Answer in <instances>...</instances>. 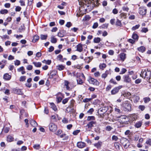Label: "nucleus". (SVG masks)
<instances>
[{"instance_id": "obj_1", "label": "nucleus", "mask_w": 151, "mask_h": 151, "mask_svg": "<svg viewBox=\"0 0 151 151\" xmlns=\"http://www.w3.org/2000/svg\"><path fill=\"white\" fill-rule=\"evenodd\" d=\"M148 69L142 70L140 74V76L144 78H146V80L150 81L151 79V71H148Z\"/></svg>"}, {"instance_id": "obj_2", "label": "nucleus", "mask_w": 151, "mask_h": 151, "mask_svg": "<svg viewBox=\"0 0 151 151\" xmlns=\"http://www.w3.org/2000/svg\"><path fill=\"white\" fill-rule=\"evenodd\" d=\"M123 110L125 111H130L131 110V105L128 101H125L122 104Z\"/></svg>"}, {"instance_id": "obj_3", "label": "nucleus", "mask_w": 151, "mask_h": 151, "mask_svg": "<svg viewBox=\"0 0 151 151\" xmlns=\"http://www.w3.org/2000/svg\"><path fill=\"white\" fill-rule=\"evenodd\" d=\"M122 86H120L114 88L111 91V94L114 95L118 92L119 90L122 88Z\"/></svg>"}, {"instance_id": "obj_4", "label": "nucleus", "mask_w": 151, "mask_h": 151, "mask_svg": "<svg viewBox=\"0 0 151 151\" xmlns=\"http://www.w3.org/2000/svg\"><path fill=\"white\" fill-rule=\"evenodd\" d=\"M49 127L50 130L53 132L56 131L57 128L56 125L53 123L49 124Z\"/></svg>"}, {"instance_id": "obj_5", "label": "nucleus", "mask_w": 151, "mask_h": 151, "mask_svg": "<svg viewBox=\"0 0 151 151\" xmlns=\"http://www.w3.org/2000/svg\"><path fill=\"white\" fill-rule=\"evenodd\" d=\"M89 82L90 83L93 84L98 86L99 85V83L98 81L93 78H91L90 79Z\"/></svg>"}, {"instance_id": "obj_6", "label": "nucleus", "mask_w": 151, "mask_h": 151, "mask_svg": "<svg viewBox=\"0 0 151 151\" xmlns=\"http://www.w3.org/2000/svg\"><path fill=\"white\" fill-rule=\"evenodd\" d=\"M96 121H91L90 122L87 124L86 126L88 127V128H91L93 127V125L96 124Z\"/></svg>"}, {"instance_id": "obj_7", "label": "nucleus", "mask_w": 151, "mask_h": 151, "mask_svg": "<svg viewBox=\"0 0 151 151\" xmlns=\"http://www.w3.org/2000/svg\"><path fill=\"white\" fill-rule=\"evenodd\" d=\"M124 81L126 82L127 83H130L131 82V78L129 77V75H125L123 77Z\"/></svg>"}, {"instance_id": "obj_8", "label": "nucleus", "mask_w": 151, "mask_h": 151, "mask_svg": "<svg viewBox=\"0 0 151 151\" xmlns=\"http://www.w3.org/2000/svg\"><path fill=\"white\" fill-rule=\"evenodd\" d=\"M146 9H144L143 8H139V13L140 15H144L146 14Z\"/></svg>"}, {"instance_id": "obj_9", "label": "nucleus", "mask_w": 151, "mask_h": 151, "mask_svg": "<svg viewBox=\"0 0 151 151\" xmlns=\"http://www.w3.org/2000/svg\"><path fill=\"white\" fill-rule=\"evenodd\" d=\"M13 92L14 93L17 94L18 95H22L23 94L20 89L15 88L13 89Z\"/></svg>"}, {"instance_id": "obj_10", "label": "nucleus", "mask_w": 151, "mask_h": 151, "mask_svg": "<svg viewBox=\"0 0 151 151\" xmlns=\"http://www.w3.org/2000/svg\"><path fill=\"white\" fill-rule=\"evenodd\" d=\"M75 102L74 100H71L70 101V104L69 105L68 107H67L66 109V110L68 111L67 109L69 108H70L71 110L73 109V107L74 106V103Z\"/></svg>"}, {"instance_id": "obj_11", "label": "nucleus", "mask_w": 151, "mask_h": 151, "mask_svg": "<svg viewBox=\"0 0 151 151\" xmlns=\"http://www.w3.org/2000/svg\"><path fill=\"white\" fill-rule=\"evenodd\" d=\"M77 145L79 148H82L85 147L86 144L84 142H80L77 143Z\"/></svg>"}, {"instance_id": "obj_12", "label": "nucleus", "mask_w": 151, "mask_h": 151, "mask_svg": "<svg viewBox=\"0 0 151 151\" xmlns=\"http://www.w3.org/2000/svg\"><path fill=\"white\" fill-rule=\"evenodd\" d=\"M83 46L81 44H79L78 45L77 47L76 50L80 52H82L83 50Z\"/></svg>"}, {"instance_id": "obj_13", "label": "nucleus", "mask_w": 151, "mask_h": 151, "mask_svg": "<svg viewBox=\"0 0 151 151\" xmlns=\"http://www.w3.org/2000/svg\"><path fill=\"white\" fill-rule=\"evenodd\" d=\"M57 73V72L56 71L53 70L50 73L49 78H53L54 76L56 75Z\"/></svg>"}, {"instance_id": "obj_14", "label": "nucleus", "mask_w": 151, "mask_h": 151, "mask_svg": "<svg viewBox=\"0 0 151 151\" xmlns=\"http://www.w3.org/2000/svg\"><path fill=\"white\" fill-rule=\"evenodd\" d=\"M3 78L6 80H9L11 78V76L8 73H6L4 74Z\"/></svg>"}, {"instance_id": "obj_15", "label": "nucleus", "mask_w": 151, "mask_h": 151, "mask_svg": "<svg viewBox=\"0 0 151 151\" xmlns=\"http://www.w3.org/2000/svg\"><path fill=\"white\" fill-rule=\"evenodd\" d=\"M110 72L109 70H106L105 73H103L101 76V77L102 78H106L107 77L108 75L109 74Z\"/></svg>"}, {"instance_id": "obj_16", "label": "nucleus", "mask_w": 151, "mask_h": 151, "mask_svg": "<svg viewBox=\"0 0 151 151\" xmlns=\"http://www.w3.org/2000/svg\"><path fill=\"white\" fill-rule=\"evenodd\" d=\"M126 55L124 53H122L120 54V57L121 60L124 61L126 58Z\"/></svg>"}, {"instance_id": "obj_17", "label": "nucleus", "mask_w": 151, "mask_h": 151, "mask_svg": "<svg viewBox=\"0 0 151 151\" xmlns=\"http://www.w3.org/2000/svg\"><path fill=\"white\" fill-rule=\"evenodd\" d=\"M142 124V122L140 121L137 122L135 124V127L137 128H139L140 127Z\"/></svg>"}, {"instance_id": "obj_18", "label": "nucleus", "mask_w": 151, "mask_h": 151, "mask_svg": "<svg viewBox=\"0 0 151 151\" xmlns=\"http://www.w3.org/2000/svg\"><path fill=\"white\" fill-rule=\"evenodd\" d=\"M14 138L11 135H8L7 138V140L9 142H11L14 140Z\"/></svg>"}, {"instance_id": "obj_19", "label": "nucleus", "mask_w": 151, "mask_h": 151, "mask_svg": "<svg viewBox=\"0 0 151 151\" xmlns=\"http://www.w3.org/2000/svg\"><path fill=\"white\" fill-rule=\"evenodd\" d=\"M95 118L94 116H88L87 117V120L88 121H95Z\"/></svg>"}, {"instance_id": "obj_20", "label": "nucleus", "mask_w": 151, "mask_h": 151, "mask_svg": "<svg viewBox=\"0 0 151 151\" xmlns=\"http://www.w3.org/2000/svg\"><path fill=\"white\" fill-rule=\"evenodd\" d=\"M51 107L55 111H56L57 110V108L55 104L53 103H50Z\"/></svg>"}, {"instance_id": "obj_21", "label": "nucleus", "mask_w": 151, "mask_h": 151, "mask_svg": "<svg viewBox=\"0 0 151 151\" xmlns=\"http://www.w3.org/2000/svg\"><path fill=\"white\" fill-rule=\"evenodd\" d=\"M137 49L139 51L143 52L145 51V48L144 46H142L138 48Z\"/></svg>"}, {"instance_id": "obj_22", "label": "nucleus", "mask_w": 151, "mask_h": 151, "mask_svg": "<svg viewBox=\"0 0 151 151\" xmlns=\"http://www.w3.org/2000/svg\"><path fill=\"white\" fill-rule=\"evenodd\" d=\"M102 143V142H101L99 141L97 143H95L94 145L97 148H99L101 147Z\"/></svg>"}, {"instance_id": "obj_23", "label": "nucleus", "mask_w": 151, "mask_h": 151, "mask_svg": "<svg viewBox=\"0 0 151 151\" xmlns=\"http://www.w3.org/2000/svg\"><path fill=\"white\" fill-rule=\"evenodd\" d=\"M25 27L24 25H21L20 27L19 28L18 30L19 32H21L24 31L25 30Z\"/></svg>"}, {"instance_id": "obj_24", "label": "nucleus", "mask_w": 151, "mask_h": 151, "mask_svg": "<svg viewBox=\"0 0 151 151\" xmlns=\"http://www.w3.org/2000/svg\"><path fill=\"white\" fill-rule=\"evenodd\" d=\"M30 123L31 125L33 127H35L36 124H37V123L36 122L33 120H31L30 122Z\"/></svg>"}, {"instance_id": "obj_25", "label": "nucleus", "mask_w": 151, "mask_h": 151, "mask_svg": "<svg viewBox=\"0 0 151 151\" xmlns=\"http://www.w3.org/2000/svg\"><path fill=\"white\" fill-rule=\"evenodd\" d=\"M101 38L99 37H95L93 39V41L94 43H98L101 41Z\"/></svg>"}, {"instance_id": "obj_26", "label": "nucleus", "mask_w": 151, "mask_h": 151, "mask_svg": "<svg viewBox=\"0 0 151 151\" xmlns=\"http://www.w3.org/2000/svg\"><path fill=\"white\" fill-rule=\"evenodd\" d=\"M51 39V42L52 43H55L57 42V39L56 38H54V36H52Z\"/></svg>"}, {"instance_id": "obj_27", "label": "nucleus", "mask_w": 151, "mask_h": 151, "mask_svg": "<svg viewBox=\"0 0 151 151\" xmlns=\"http://www.w3.org/2000/svg\"><path fill=\"white\" fill-rule=\"evenodd\" d=\"M57 68L59 70H63L64 68V67L62 65H59L56 66Z\"/></svg>"}, {"instance_id": "obj_28", "label": "nucleus", "mask_w": 151, "mask_h": 151, "mask_svg": "<svg viewBox=\"0 0 151 151\" xmlns=\"http://www.w3.org/2000/svg\"><path fill=\"white\" fill-rule=\"evenodd\" d=\"M47 35H40V38L41 40H45L47 39Z\"/></svg>"}, {"instance_id": "obj_29", "label": "nucleus", "mask_w": 151, "mask_h": 151, "mask_svg": "<svg viewBox=\"0 0 151 151\" xmlns=\"http://www.w3.org/2000/svg\"><path fill=\"white\" fill-rule=\"evenodd\" d=\"M116 26H119L121 27L122 26L121 21L118 19H117L116 21Z\"/></svg>"}, {"instance_id": "obj_30", "label": "nucleus", "mask_w": 151, "mask_h": 151, "mask_svg": "<svg viewBox=\"0 0 151 151\" xmlns=\"http://www.w3.org/2000/svg\"><path fill=\"white\" fill-rule=\"evenodd\" d=\"M8 12V11L6 9H2L0 11L1 14H7Z\"/></svg>"}, {"instance_id": "obj_31", "label": "nucleus", "mask_w": 151, "mask_h": 151, "mask_svg": "<svg viewBox=\"0 0 151 151\" xmlns=\"http://www.w3.org/2000/svg\"><path fill=\"white\" fill-rule=\"evenodd\" d=\"M42 62L45 63L46 64H47L48 65H50L51 63V61L50 60H44L42 61Z\"/></svg>"}, {"instance_id": "obj_32", "label": "nucleus", "mask_w": 151, "mask_h": 151, "mask_svg": "<svg viewBox=\"0 0 151 151\" xmlns=\"http://www.w3.org/2000/svg\"><path fill=\"white\" fill-rule=\"evenodd\" d=\"M132 38L134 40H137L138 38V36L136 34L134 33L132 36Z\"/></svg>"}, {"instance_id": "obj_33", "label": "nucleus", "mask_w": 151, "mask_h": 151, "mask_svg": "<svg viewBox=\"0 0 151 151\" xmlns=\"http://www.w3.org/2000/svg\"><path fill=\"white\" fill-rule=\"evenodd\" d=\"M144 100L145 103H146L150 100V99L149 97H145L144 98Z\"/></svg>"}, {"instance_id": "obj_34", "label": "nucleus", "mask_w": 151, "mask_h": 151, "mask_svg": "<svg viewBox=\"0 0 151 151\" xmlns=\"http://www.w3.org/2000/svg\"><path fill=\"white\" fill-rule=\"evenodd\" d=\"M120 122L121 124H128V122H130V121H129V120L126 121H124L122 120L121 122Z\"/></svg>"}, {"instance_id": "obj_35", "label": "nucleus", "mask_w": 151, "mask_h": 151, "mask_svg": "<svg viewBox=\"0 0 151 151\" xmlns=\"http://www.w3.org/2000/svg\"><path fill=\"white\" fill-rule=\"evenodd\" d=\"M77 81L78 83L79 84H82L83 83L82 80L80 78H78L77 79Z\"/></svg>"}, {"instance_id": "obj_36", "label": "nucleus", "mask_w": 151, "mask_h": 151, "mask_svg": "<svg viewBox=\"0 0 151 151\" xmlns=\"http://www.w3.org/2000/svg\"><path fill=\"white\" fill-rule=\"evenodd\" d=\"M26 77L25 76H21L19 79V81H24L26 79Z\"/></svg>"}, {"instance_id": "obj_37", "label": "nucleus", "mask_w": 151, "mask_h": 151, "mask_svg": "<svg viewBox=\"0 0 151 151\" xmlns=\"http://www.w3.org/2000/svg\"><path fill=\"white\" fill-rule=\"evenodd\" d=\"M139 26L140 25L139 24L136 25L135 26L133 27H132V29L133 30H134L136 29H138Z\"/></svg>"}, {"instance_id": "obj_38", "label": "nucleus", "mask_w": 151, "mask_h": 151, "mask_svg": "<svg viewBox=\"0 0 151 151\" xmlns=\"http://www.w3.org/2000/svg\"><path fill=\"white\" fill-rule=\"evenodd\" d=\"M108 27V24H103L102 26L100 27H99L101 28H107Z\"/></svg>"}, {"instance_id": "obj_39", "label": "nucleus", "mask_w": 151, "mask_h": 151, "mask_svg": "<svg viewBox=\"0 0 151 151\" xmlns=\"http://www.w3.org/2000/svg\"><path fill=\"white\" fill-rule=\"evenodd\" d=\"M37 35H35L33 37V39L32 40V41L33 42H35L38 41V38H37Z\"/></svg>"}, {"instance_id": "obj_40", "label": "nucleus", "mask_w": 151, "mask_h": 151, "mask_svg": "<svg viewBox=\"0 0 151 151\" xmlns=\"http://www.w3.org/2000/svg\"><path fill=\"white\" fill-rule=\"evenodd\" d=\"M14 64L16 65H19L20 64V62L18 60H16L14 61Z\"/></svg>"}, {"instance_id": "obj_41", "label": "nucleus", "mask_w": 151, "mask_h": 151, "mask_svg": "<svg viewBox=\"0 0 151 151\" xmlns=\"http://www.w3.org/2000/svg\"><path fill=\"white\" fill-rule=\"evenodd\" d=\"M80 130H77L74 131L73 133V134L74 135H77L80 132Z\"/></svg>"}, {"instance_id": "obj_42", "label": "nucleus", "mask_w": 151, "mask_h": 151, "mask_svg": "<svg viewBox=\"0 0 151 151\" xmlns=\"http://www.w3.org/2000/svg\"><path fill=\"white\" fill-rule=\"evenodd\" d=\"M139 109H140L141 110L143 111L145 108V107L143 105H139Z\"/></svg>"}, {"instance_id": "obj_43", "label": "nucleus", "mask_w": 151, "mask_h": 151, "mask_svg": "<svg viewBox=\"0 0 151 151\" xmlns=\"http://www.w3.org/2000/svg\"><path fill=\"white\" fill-rule=\"evenodd\" d=\"M110 83H112L114 84H117L116 82L113 79L111 78L109 81Z\"/></svg>"}, {"instance_id": "obj_44", "label": "nucleus", "mask_w": 151, "mask_h": 151, "mask_svg": "<svg viewBox=\"0 0 151 151\" xmlns=\"http://www.w3.org/2000/svg\"><path fill=\"white\" fill-rule=\"evenodd\" d=\"M92 99L91 98H86L83 100V101L84 102H87L90 101Z\"/></svg>"}, {"instance_id": "obj_45", "label": "nucleus", "mask_w": 151, "mask_h": 151, "mask_svg": "<svg viewBox=\"0 0 151 151\" xmlns=\"http://www.w3.org/2000/svg\"><path fill=\"white\" fill-rule=\"evenodd\" d=\"M112 128L110 126H108L106 127V129L108 131H110L112 129Z\"/></svg>"}, {"instance_id": "obj_46", "label": "nucleus", "mask_w": 151, "mask_h": 151, "mask_svg": "<svg viewBox=\"0 0 151 151\" xmlns=\"http://www.w3.org/2000/svg\"><path fill=\"white\" fill-rule=\"evenodd\" d=\"M64 34L61 32H59L58 34V35L60 37H61L64 36Z\"/></svg>"}, {"instance_id": "obj_47", "label": "nucleus", "mask_w": 151, "mask_h": 151, "mask_svg": "<svg viewBox=\"0 0 151 151\" xmlns=\"http://www.w3.org/2000/svg\"><path fill=\"white\" fill-rule=\"evenodd\" d=\"M98 26V24L97 22H95L94 23L92 28L93 29L96 28Z\"/></svg>"}, {"instance_id": "obj_48", "label": "nucleus", "mask_w": 151, "mask_h": 151, "mask_svg": "<svg viewBox=\"0 0 151 151\" xmlns=\"http://www.w3.org/2000/svg\"><path fill=\"white\" fill-rule=\"evenodd\" d=\"M112 140L117 141L118 139V138L117 136L115 135H113L112 137Z\"/></svg>"}, {"instance_id": "obj_49", "label": "nucleus", "mask_w": 151, "mask_h": 151, "mask_svg": "<svg viewBox=\"0 0 151 151\" xmlns=\"http://www.w3.org/2000/svg\"><path fill=\"white\" fill-rule=\"evenodd\" d=\"M68 100L69 99L68 98H65L63 100L62 103L63 104H65L68 102Z\"/></svg>"}, {"instance_id": "obj_50", "label": "nucleus", "mask_w": 151, "mask_h": 151, "mask_svg": "<svg viewBox=\"0 0 151 151\" xmlns=\"http://www.w3.org/2000/svg\"><path fill=\"white\" fill-rule=\"evenodd\" d=\"M148 30L147 28H143L141 30V32L146 33L148 31Z\"/></svg>"}, {"instance_id": "obj_51", "label": "nucleus", "mask_w": 151, "mask_h": 151, "mask_svg": "<svg viewBox=\"0 0 151 151\" xmlns=\"http://www.w3.org/2000/svg\"><path fill=\"white\" fill-rule=\"evenodd\" d=\"M106 64L103 63L102 64L100 65L99 67H100V68L101 69L103 68H106Z\"/></svg>"}, {"instance_id": "obj_52", "label": "nucleus", "mask_w": 151, "mask_h": 151, "mask_svg": "<svg viewBox=\"0 0 151 151\" xmlns=\"http://www.w3.org/2000/svg\"><path fill=\"white\" fill-rule=\"evenodd\" d=\"M112 87L109 84L108 86L106 88V91H109Z\"/></svg>"}, {"instance_id": "obj_53", "label": "nucleus", "mask_w": 151, "mask_h": 151, "mask_svg": "<svg viewBox=\"0 0 151 151\" xmlns=\"http://www.w3.org/2000/svg\"><path fill=\"white\" fill-rule=\"evenodd\" d=\"M146 143L148 145H151V139H148L146 142Z\"/></svg>"}, {"instance_id": "obj_54", "label": "nucleus", "mask_w": 151, "mask_h": 151, "mask_svg": "<svg viewBox=\"0 0 151 151\" xmlns=\"http://www.w3.org/2000/svg\"><path fill=\"white\" fill-rule=\"evenodd\" d=\"M21 9V8L19 6H17L15 8V11L17 12H19Z\"/></svg>"}, {"instance_id": "obj_55", "label": "nucleus", "mask_w": 151, "mask_h": 151, "mask_svg": "<svg viewBox=\"0 0 151 151\" xmlns=\"http://www.w3.org/2000/svg\"><path fill=\"white\" fill-rule=\"evenodd\" d=\"M32 68V66L31 65H29L27 67V69L28 70H31Z\"/></svg>"}, {"instance_id": "obj_56", "label": "nucleus", "mask_w": 151, "mask_h": 151, "mask_svg": "<svg viewBox=\"0 0 151 151\" xmlns=\"http://www.w3.org/2000/svg\"><path fill=\"white\" fill-rule=\"evenodd\" d=\"M72 25V24L70 22H68L65 26L68 27H70Z\"/></svg>"}, {"instance_id": "obj_57", "label": "nucleus", "mask_w": 151, "mask_h": 151, "mask_svg": "<svg viewBox=\"0 0 151 151\" xmlns=\"http://www.w3.org/2000/svg\"><path fill=\"white\" fill-rule=\"evenodd\" d=\"M112 12L114 14H117L118 11L115 8L113 10Z\"/></svg>"}, {"instance_id": "obj_58", "label": "nucleus", "mask_w": 151, "mask_h": 151, "mask_svg": "<svg viewBox=\"0 0 151 151\" xmlns=\"http://www.w3.org/2000/svg\"><path fill=\"white\" fill-rule=\"evenodd\" d=\"M25 70L24 67L23 66H22V67L18 68L17 69V71L18 72H21V71H22V70Z\"/></svg>"}, {"instance_id": "obj_59", "label": "nucleus", "mask_w": 151, "mask_h": 151, "mask_svg": "<svg viewBox=\"0 0 151 151\" xmlns=\"http://www.w3.org/2000/svg\"><path fill=\"white\" fill-rule=\"evenodd\" d=\"M4 6L6 8H9L10 6V4L9 3H6Z\"/></svg>"}, {"instance_id": "obj_60", "label": "nucleus", "mask_w": 151, "mask_h": 151, "mask_svg": "<svg viewBox=\"0 0 151 151\" xmlns=\"http://www.w3.org/2000/svg\"><path fill=\"white\" fill-rule=\"evenodd\" d=\"M54 50V47L52 46H51L49 48L48 51L49 52H52Z\"/></svg>"}, {"instance_id": "obj_61", "label": "nucleus", "mask_w": 151, "mask_h": 151, "mask_svg": "<svg viewBox=\"0 0 151 151\" xmlns=\"http://www.w3.org/2000/svg\"><path fill=\"white\" fill-rule=\"evenodd\" d=\"M94 75L95 77H98L100 76V73L99 71H97L94 73Z\"/></svg>"}, {"instance_id": "obj_62", "label": "nucleus", "mask_w": 151, "mask_h": 151, "mask_svg": "<svg viewBox=\"0 0 151 151\" xmlns=\"http://www.w3.org/2000/svg\"><path fill=\"white\" fill-rule=\"evenodd\" d=\"M14 59V56H13L11 55H10L9 56V57L8 58V59L9 60H13Z\"/></svg>"}, {"instance_id": "obj_63", "label": "nucleus", "mask_w": 151, "mask_h": 151, "mask_svg": "<svg viewBox=\"0 0 151 151\" xmlns=\"http://www.w3.org/2000/svg\"><path fill=\"white\" fill-rule=\"evenodd\" d=\"M62 122L64 123H67L68 120L65 118H64L62 120Z\"/></svg>"}, {"instance_id": "obj_64", "label": "nucleus", "mask_w": 151, "mask_h": 151, "mask_svg": "<svg viewBox=\"0 0 151 151\" xmlns=\"http://www.w3.org/2000/svg\"><path fill=\"white\" fill-rule=\"evenodd\" d=\"M141 79H138L137 80H136L135 81V83L136 84H138L139 83L141 82Z\"/></svg>"}]
</instances>
